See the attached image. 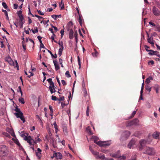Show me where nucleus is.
<instances>
[{
    "mask_svg": "<svg viewBox=\"0 0 160 160\" xmlns=\"http://www.w3.org/2000/svg\"><path fill=\"white\" fill-rule=\"evenodd\" d=\"M36 156L39 159H40L41 156V153L40 152H36Z\"/></svg>",
    "mask_w": 160,
    "mask_h": 160,
    "instance_id": "58836bf2",
    "label": "nucleus"
},
{
    "mask_svg": "<svg viewBox=\"0 0 160 160\" xmlns=\"http://www.w3.org/2000/svg\"><path fill=\"white\" fill-rule=\"evenodd\" d=\"M130 135V132L128 131H125L121 135L120 140L123 141L126 140Z\"/></svg>",
    "mask_w": 160,
    "mask_h": 160,
    "instance_id": "f03ea898",
    "label": "nucleus"
},
{
    "mask_svg": "<svg viewBox=\"0 0 160 160\" xmlns=\"http://www.w3.org/2000/svg\"><path fill=\"white\" fill-rule=\"evenodd\" d=\"M92 153L94 155L96 156V158L97 157V156H98V154H99L98 152L96 151H94V150L92 151Z\"/></svg>",
    "mask_w": 160,
    "mask_h": 160,
    "instance_id": "e433bc0d",
    "label": "nucleus"
},
{
    "mask_svg": "<svg viewBox=\"0 0 160 160\" xmlns=\"http://www.w3.org/2000/svg\"><path fill=\"white\" fill-rule=\"evenodd\" d=\"M53 62L55 66V69L56 71L59 70L60 68V67L58 64V62L56 60H53Z\"/></svg>",
    "mask_w": 160,
    "mask_h": 160,
    "instance_id": "4468645a",
    "label": "nucleus"
},
{
    "mask_svg": "<svg viewBox=\"0 0 160 160\" xmlns=\"http://www.w3.org/2000/svg\"><path fill=\"white\" fill-rule=\"evenodd\" d=\"M52 17L54 19L56 20L57 19V18H60L61 17V15H52Z\"/></svg>",
    "mask_w": 160,
    "mask_h": 160,
    "instance_id": "5701e85b",
    "label": "nucleus"
},
{
    "mask_svg": "<svg viewBox=\"0 0 160 160\" xmlns=\"http://www.w3.org/2000/svg\"><path fill=\"white\" fill-rule=\"evenodd\" d=\"M15 111L16 112H21L20 111V108H18L17 107H16V108L15 109Z\"/></svg>",
    "mask_w": 160,
    "mask_h": 160,
    "instance_id": "5fc2aeb1",
    "label": "nucleus"
},
{
    "mask_svg": "<svg viewBox=\"0 0 160 160\" xmlns=\"http://www.w3.org/2000/svg\"><path fill=\"white\" fill-rule=\"evenodd\" d=\"M2 11L3 12H4L5 13V15L7 17V18H6L7 19H8L9 18L8 17L7 12L6 10H3V9H2Z\"/></svg>",
    "mask_w": 160,
    "mask_h": 160,
    "instance_id": "72a5a7b5",
    "label": "nucleus"
},
{
    "mask_svg": "<svg viewBox=\"0 0 160 160\" xmlns=\"http://www.w3.org/2000/svg\"><path fill=\"white\" fill-rule=\"evenodd\" d=\"M155 151L153 148L149 147H147L144 153L147 154L149 155H153L155 154Z\"/></svg>",
    "mask_w": 160,
    "mask_h": 160,
    "instance_id": "7ed1b4c3",
    "label": "nucleus"
},
{
    "mask_svg": "<svg viewBox=\"0 0 160 160\" xmlns=\"http://www.w3.org/2000/svg\"><path fill=\"white\" fill-rule=\"evenodd\" d=\"M121 160H125L126 159V157L124 156H121L119 157Z\"/></svg>",
    "mask_w": 160,
    "mask_h": 160,
    "instance_id": "864d4df0",
    "label": "nucleus"
},
{
    "mask_svg": "<svg viewBox=\"0 0 160 160\" xmlns=\"http://www.w3.org/2000/svg\"><path fill=\"white\" fill-rule=\"evenodd\" d=\"M21 136H22V137H24V139L25 140L27 141V142H28L30 145H32V141H33V140L32 139V138L31 137V136H29L28 137H27L25 136V135L23 134H22L21 135Z\"/></svg>",
    "mask_w": 160,
    "mask_h": 160,
    "instance_id": "39448f33",
    "label": "nucleus"
},
{
    "mask_svg": "<svg viewBox=\"0 0 160 160\" xmlns=\"http://www.w3.org/2000/svg\"><path fill=\"white\" fill-rule=\"evenodd\" d=\"M18 101L20 103H21L22 104H24L25 103V101L23 98H19L18 99Z\"/></svg>",
    "mask_w": 160,
    "mask_h": 160,
    "instance_id": "c85d7f7f",
    "label": "nucleus"
},
{
    "mask_svg": "<svg viewBox=\"0 0 160 160\" xmlns=\"http://www.w3.org/2000/svg\"><path fill=\"white\" fill-rule=\"evenodd\" d=\"M32 32L34 34L38 32V30L37 27H36V29L35 30H33V29H32Z\"/></svg>",
    "mask_w": 160,
    "mask_h": 160,
    "instance_id": "8fccbe9b",
    "label": "nucleus"
},
{
    "mask_svg": "<svg viewBox=\"0 0 160 160\" xmlns=\"http://www.w3.org/2000/svg\"><path fill=\"white\" fill-rule=\"evenodd\" d=\"M5 60L6 61H7L8 62H10L11 61L12 59L10 57H8L6 58Z\"/></svg>",
    "mask_w": 160,
    "mask_h": 160,
    "instance_id": "09e8293b",
    "label": "nucleus"
},
{
    "mask_svg": "<svg viewBox=\"0 0 160 160\" xmlns=\"http://www.w3.org/2000/svg\"><path fill=\"white\" fill-rule=\"evenodd\" d=\"M147 142V141L144 140H141L140 141V146L139 148V150H141L142 149V147L145 145Z\"/></svg>",
    "mask_w": 160,
    "mask_h": 160,
    "instance_id": "f8f14e48",
    "label": "nucleus"
},
{
    "mask_svg": "<svg viewBox=\"0 0 160 160\" xmlns=\"http://www.w3.org/2000/svg\"><path fill=\"white\" fill-rule=\"evenodd\" d=\"M3 134L7 137H8L9 138H10V134L7 132H4L3 133Z\"/></svg>",
    "mask_w": 160,
    "mask_h": 160,
    "instance_id": "37998d69",
    "label": "nucleus"
},
{
    "mask_svg": "<svg viewBox=\"0 0 160 160\" xmlns=\"http://www.w3.org/2000/svg\"><path fill=\"white\" fill-rule=\"evenodd\" d=\"M50 53L51 55L52 56V58H57V55L56 54H55V55L52 53L48 50H47Z\"/></svg>",
    "mask_w": 160,
    "mask_h": 160,
    "instance_id": "c756f323",
    "label": "nucleus"
},
{
    "mask_svg": "<svg viewBox=\"0 0 160 160\" xmlns=\"http://www.w3.org/2000/svg\"><path fill=\"white\" fill-rule=\"evenodd\" d=\"M7 131L9 133H10L12 136L13 137H15V135L14 132L12 129H8V130H7Z\"/></svg>",
    "mask_w": 160,
    "mask_h": 160,
    "instance_id": "a211bd4d",
    "label": "nucleus"
},
{
    "mask_svg": "<svg viewBox=\"0 0 160 160\" xmlns=\"http://www.w3.org/2000/svg\"><path fill=\"white\" fill-rule=\"evenodd\" d=\"M29 73H30V75L28 76V78H30L31 76H33L34 74L32 72H29Z\"/></svg>",
    "mask_w": 160,
    "mask_h": 160,
    "instance_id": "774afa93",
    "label": "nucleus"
},
{
    "mask_svg": "<svg viewBox=\"0 0 160 160\" xmlns=\"http://www.w3.org/2000/svg\"><path fill=\"white\" fill-rule=\"evenodd\" d=\"M98 143V145L101 147L108 146L110 145V144L107 142H104L102 141H99Z\"/></svg>",
    "mask_w": 160,
    "mask_h": 160,
    "instance_id": "1a4fd4ad",
    "label": "nucleus"
},
{
    "mask_svg": "<svg viewBox=\"0 0 160 160\" xmlns=\"http://www.w3.org/2000/svg\"><path fill=\"white\" fill-rule=\"evenodd\" d=\"M40 139L39 138V137L38 136H37V137L36 138H35V140L34 141L33 140V141H32V143L33 142L34 143H36L38 142H40Z\"/></svg>",
    "mask_w": 160,
    "mask_h": 160,
    "instance_id": "b1692460",
    "label": "nucleus"
},
{
    "mask_svg": "<svg viewBox=\"0 0 160 160\" xmlns=\"http://www.w3.org/2000/svg\"><path fill=\"white\" fill-rule=\"evenodd\" d=\"M148 65L151 64L152 65L154 64V62L153 60H150L148 62Z\"/></svg>",
    "mask_w": 160,
    "mask_h": 160,
    "instance_id": "6e6d98bb",
    "label": "nucleus"
},
{
    "mask_svg": "<svg viewBox=\"0 0 160 160\" xmlns=\"http://www.w3.org/2000/svg\"><path fill=\"white\" fill-rule=\"evenodd\" d=\"M2 5L4 8L7 9L8 8V6L5 2H2Z\"/></svg>",
    "mask_w": 160,
    "mask_h": 160,
    "instance_id": "a18cd8bd",
    "label": "nucleus"
},
{
    "mask_svg": "<svg viewBox=\"0 0 160 160\" xmlns=\"http://www.w3.org/2000/svg\"><path fill=\"white\" fill-rule=\"evenodd\" d=\"M2 39L0 38V42L1 44V48H4L5 47L4 44H3V42L1 40Z\"/></svg>",
    "mask_w": 160,
    "mask_h": 160,
    "instance_id": "c03bdc74",
    "label": "nucleus"
},
{
    "mask_svg": "<svg viewBox=\"0 0 160 160\" xmlns=\"http://www.w3.org/2000/svg\"><path fill=\"white\" fill-rule=\"evenodd\" d=\"M20 19V22H25L24 19L23 15H20L18 16Z\"/></svg>",
    "mask_w": 160,
    "mask_h": 160,
    "instance_id": "c9c22d12",
    "label": "nucleus"
},
{
    "mask_svg": "<svg viewBox=\"0 0 160 160\" xmlns=\"http://www.w3.org/2000/svg\"><path fill=\"white\" fill-rule=\"evenodd\" d=\"M159 136V133L157 132H154L152 134V137L153 138L156 139H158V137Z\"/></svg>",
    "mask_w": 160,
    "mask_h": 160,
    "instance_id": "aec40b11",
    "label": "nucleus"
},
{
    "mask_svg": "<svg viewBox=\"0 0 160 160\" xmlns=\"http://www.w3.org/2000/svg\"><path fill=\"white\" fill-rule=\"evenodd\" d=\"M135 141L134 140L132 139L129 142L128 145V147L131 148L135 143Z\"/></svg>",
    "mask_w": 160,
    "mask_h": 160,
    "instance_id": "ddd939ff",
    "label": "nucleus"
},
{
    "mask_svg": "<svg viewBox=\"0 0 160 160\" xmlns=\"http://www.w3.org/2000/svg\"><path fill=\"white\" fill-rule=\"evenodd\" d=\"M29 73H30V75L28 76V78H30L31 76H33L34 74L32 72H29Z\"/></svg>",
    "mask_w": 160,
    "mask_h": 160,
    "instance_id": "338daca9",
    "label": "nucleus"
},
{
    "mask_svg": "<svg viewBox=\"0 0 160 160\" xmlns=\"http://www.w3.org/2000/svg\"><path fill=\"white\" fill-rule=\"evenodd\" d=\"M50 143L52 144L54 148H55L56 147V142L54 141L53 139L50 141Z\"/></svg>",
    "mask_w": 160,
    "mask_h": 160,
    "instance_id": "7c9ffc66",
    "label": "nucleus"
},
{
    "mask_svg": "<svg viewBox=\"0 0 160 160\" xmlns=\"http://www.w3.org/2000/svg\"><path fill=\"white\" fill-rule=\"evenodd\" d=\"M9 149L8 147L5 145L0 146V157H5L8 155Z\"/></svg>",
    "mask_w": 160,
    "mask_h": 160,
    "instance_id": "f257e3e1",
    "label": "nucleus"
},
{
    "mask_svg": "<svg viewBox=\"0 0 160 160\" xmlns=\"http://www.w3.org/2000/svg\"><path fill=\"white\" fill-rule=\"evenodd\" d=\"M64 30L62 29L60 31V33L61 34L62 38V37L63 35H64Z\"/></svg>",
    "mask_w": 160,
    "mask_h": 160,
    "instance_id": "052dcab7",
    "label": "nucleus"
},
{
    "mask_svg": "<svg viewBox=\"0 0 160 160\" xmlns=\"http://www.w3.org/2000/svg\"><path fill=\"white\" fill-rule=\"evenodd\" d=\"M86 131L88 132L90 135H92V133L91 128L89 126L88 127L86 128Z\"/></svg>",
    "mask_w": 160,
    "mask_h": 160,
    "instance_id": "a878e982",
    "label": "nucleus"
},
{
    "mask_svg": "<svg viewBox=\"0 0 160 160\" xmlns=\"http://www.w3.org/2000/svg\"><path fill=\"white\" fill-rule=\"evenodd\" d=\"M35 17L37 18L39 20H40L41 19L43 18L42 17L37 15H35Z\"/></svg>",
    "mask_w": 160,
    "mask_h": 160,
    "instance_id": "680f3d73",
    "label": "nucleus"
},
{
    "mask_svg": "<svg viewBox=\"0 0 160 160\" xmlns=\"http://www.w3.org/2000/svg\"><path fill=\"white\" fill-rule=\"evenodd\" d=\"M37 12L40 15H43L44 14V13L41 12L40 10H37Z\"/></svg>",
    "mask_w": 160,
    "mask_h": 160,
    "instance_id": "0e129e2a",
    "label": "nucleus"
},
{
    "mask_svg": "<svg viewBox=\"0 0 160 160\" xmlns=\"http://www.w3.org/2000/svg\"><path fill=\"white\" fill-rule=\"evenodd\" d=\"M14 142L18 146H21V144L19 143L18 140L17 139H15L14 141Z\"/></svg>",
    "mask_w": 160,
    "mask_h": 160,
    "instance_id": "4c0bfd02",
    "label": "nucleus"
},
{
    "mask_svg": "<svg viewBox=\"0 0 160 160\" xmlns=\"http://www.w3.org/2000/svg\"><path fill=\"white\" fill-rule=\"evenodd\" d=\"M49 84L50 85V86L52 87H53V88H54L55 86L54 85V83L52 81V82H51L49 83Z\"/></svg>",
    "mask_w": 160,
    "mask_h": 160,
    "instance_id": "69168bd1",
    "label": "nucleus"
},
{
    "mask_svg": "<svg viewBox=\"0 0 160 160\" xmlns=\"http://www.w3.org/2000/svg\"><path fill=\"white\" fill-rule=\"evenodd\" d=\"M75 37V38L76 42L77 43L78 42V34L77 32V31H76L75 32V33L74 34Z\"/></svg>",
    "mask_w": 160,
    "mask_h": 160,
    "instance_id": "473e14b6",
    "label": "nucleus"
},
{
    "mask_svg": "<svg viewBox=\"0 0 160 160\" xmlns=\"http://www.w3.org/2000/svg\"><path fill=\"white\" fill-rule=\"evenodd\" d=\"M152 88L156 91L157 94L159 92L160 89V86L157 84H155L153 87Z\"/></svg>",
    "mask_w": 160,
    "mask_h": 160,
    "instance_id": "9d476101",
    "label": "nucleus"
},
{
    "mask_svg": "<svg viewBox=\"0 0 160 160\" xmlns=\"http://www.w3.org/2000/svg\"><path fill=\"white\" fill-rule=\"evenodd\" d=\"M94 52L92 53V55L93 57L97 58L99 54V53L95 49H94Z\"/></svg>",
    "mask_w": 160,
    "mask_h": 160,
    "instance_id": "f3484780",
    "label": "nucleus"
},
{
    "mask_svg": "<svg viewBox=\"0 0 160 160\" xmlns=\"http://www.w3.org/2000/svg\"><path fill=\"white\" fill-rule=\"evenodd\" d=\"M144 47L145 48L147 52H153V54H154L153 55H157V54L159 53L157 51H153V50H148L147 48H150V47H148V46H147V45H145Z\"/></svg>",
    "mask_w": 160,
    "mask_h": 160,
    "instance_id": "9b49d317",
    "label": "nucleus"
},
{
    "mask_svg": "<svg viewBox=\"0 0 160 160\" xmlns=\"http://www.w3.org/2000/svg\"><path fill=\"white\" fill-rule=\"evenodd\" d=\"M152 80V77H149V78H148L146 80V82L147 83V84H149V83L150 82V80Z\"/></svg>",
    "mask_w": 160,
    "mask_h": 160,
    "instance_id": "cd10ccee",
    "label": "nucleus"
},
{
    "mask_svg": "<svg viewBox=\"0 0 160 160\" xmlns=\"http://www.w3.org/2000/svg\"><path fill=\"white\" fill-rule=\"evenodd\" d=\"M69 38L70 39H72L73 38V32L72 29L70 30L69 33Z\"/></svg>",
    "mask_w": 160,
    "mask_h": 160,
    "instance_id": "412c9836",
    "label": "nucleus"
},
{
    "mask_svg": "<svg viewBox=\"0 0 160 160\" xmlns=\"http://www.w3.org/2000/svg\"><path fill=\"white\" fill-rule=\"evenodd\" d=\"M97 159L99 158L102 160H105L106 158H105L104 155L103 154H98V156H97Z\"/></svg>",
    "mask_w": 160,
    "mask_h": 160,
    "instance_id": "2eb2a0df",
    "label": "nucleus"
},
{
    "mask_svg": "<svg viewBox=\"0 0 160 160\" xmlns=\"http://www.w3.org/2000/svg\"><path fill=\"white\" fill-rule=\"evenodd\" d=\"M148 43H150L152 46H153L154 43L153 42L152 38L150 37L149 38V36H148Z\"/></svg>",
    "mask_w": 160,
    "mask_h": 160,
    "instance_id": "6ab92c4d",
    "label": "nucleus"
},
{
    "mask_svg": "<svg viewBox=\"0 0 160 160\" xmlns=\"http://www.w3.org/2000/svg\"><path fill=\"white\" fill-rule=\"evenodd\" d=\"M37 38L38 39L40 43H42V41L41 40L42 37H41L40 36H38Z\"/></svg>",
    "mask_w": 160,
    "mask_h": 160,
    "instance_id": "13d9d810",
    "label": "nucleus"
},
{
    "mask_svg": "<svg viewBox=\"0 0 160 160\" xmlns=\"http://www.w3.org/2000/svg\"><path fill=\"white\" fill-rule=\"evenodd\" d=\"M138 122L139 120L138 119L136 118L132 121L127 122L126 124V126L128 127L133 125H136L138 124Z\"/></svg>",
    "mask_w": 160,
    "mask_h": 160,
    "instance_id": "20e7f679",
    "label": "nucleus"
},
{
    "mask_svg": "<svg viewBox=\"0 0 160 160\" xmlns=\"http://www.w3.org/2000/svg\"><path fill=\"white\" fill-rule=\"evenodd\" d=\"M13 6V8L14 9H17L18 8V4H17L16 3L14 4Z\"/></svg>",
    "mask_w": 160,
    "mask_h": 160,
    "instance_id": "bf43d9fd",
    "label": "nucleus"
},
{
    "mask_svg": "<svg viewBox=\"0 0 160 160\" xmlns=\"http://www.w3.org/2000/svg\"><path fill=\"white\" fill-rule=\"evenodd\" d=\"M152 12L153 14L156 16H158L160 15V11L155 6H153V8Z\"/></svg>",
    "mask_w": 160,
    "mask_h": 160,
    "instance_id": "0eeeda50",
    "label": "nucleus"
},
{
    "mask_svg": "<svg viewBox=\"0 0 160 160\" xmlns=\"http://www.w3.org/2000/svg\"><path fill=\"white\" fill-rule=\"evenodd\" d=\"M136 111H134L132 112L131 116H130V117L129 118V119L132 118L133 117H134V115H135V114H136Z\"/></svg>",
    "mask_w": 160,
    "mask_h": 160,
    "instance_id": "79ce46f5",
    "label": "nucleus"
},
{
    "mask_svg": "<svg viewBox=\"0 0 160 160\" xmlns=\"http://www.w3.org/2000/svg\"><path fill=\"white\" fill-rule=\"evenodd\" d=\"M63 48H60L58 51V54L59 56H60L62 54V51L63 50Z\"/></svg>",
    "mask_w": 160,
    "mask_h": 160,
    "instance_id": "2f4dec72",
    "label": "nucleus"
},
{
    "mask_svg": "<svg viewBox=\"0 0 160 160\" xmlns=\"http://www.w3.org/2000/svg\"><path fill=\"white\" fill-rule=\"evenodd\" d=\"M64 97L63 96H62V97L60 98H59L58 99V100L59 101V103H60L61 101H64Z\"/></svg>",
    "mask_w": 160,
    "mask_h": 160,
    "instance_id": "ea45409f",
    "label": "nucleus"
},
{
    "mask_svg": "<svg viewBox=\"0 0 160 160\" xmlns=\"http://www.w3.org/2000/svg\"><path fill=\"white\" fill-rule=\"evenodd\" d=\"M49 89L50 91V92L52 94L54 92V91H53V87L51 86H49Z\"/></svg>",
    "mask_w": 160,
    "mask_h": 160,
    "instance_id": "de8ad7c7",
    "label": "nucleus"
},
{
    "mask_svg": "<svg viewBox=\"0 0 160 160\" xmlns=\"http://www.w3.org/2000/svg\"><path fill=\"white\" fill-rule=\"evenodd\" d=\"M152 87H150L149 86V84H147L145 87V88L146 90L148 91L149 92H150L151 89Z\"/></svg>",
    "mask_w": 160,
    "mask_h": 160,
    "instance_id": "bb28decb",
    "label": "nucleus"
},
{
    "mask_svg": "<svg viewBox=\"0 0 160 160\" xmlns=\"http://www.w3.org/2000/svg\"><path fill=\"white\" fill-rule=\"evenodd\" d=\"M62 0L61 2H60L59 3V5L60 7H61V5H62V6L61 7V9H63L64 8V3H62Z\"/></svg>",
    "mask_w": 160,
    "mask_h": 160,
    "instance_id": "f704fd0d",
    "label": "nucleus"
},
{
    "mask_svg": "<svg viewBox=\"0 0 160 160\" xmlns=\"http://www.w3.org/2000/svg\"><path fill=\"white\" fill-rule=\"evenodd\" d=\"M52 100L54 101L58 100V98L57 97L54 96H52Z\"/></svg>",
    "mask_w": 160,
    "mask_h": 160,
    "instance_id": "603ef678",
    "label": "nucleus"
},
{
    "mask_svg": "<svg viewBox=\"0 0 160 160\" xmlns=\"http://www.w3.org/2000/svg\"><path fill=\"white\" fill-rule=\"evenodd\" d=\"M53 125L54 126V127L55 129V132L56 133H57L58 131V126H57V124L56 122H55L53 123Z\"/></svg>",
    "mask_w": 160,
    "mask_h": 160,
    "instance_id": "393cba45",
    "label": "nucleus"
},
{
    "mask_svg": "<svg viewBox=\"0 0 160 160\" xmlns=\"http://www.w3.org/2000/svg\"><path fill=\"white\" fill-rule=\"evenodd\" d=\"M14 115L17 118H20L21 120L23 121V122H25L24 118L23 116V113L21 112H16L14 113Z\"/></svg>",
    "mask_w": 160,
    "mask_h": 160,
    "instance_id": "423d86ee",
    "label": "nucleus"
},
{
    "mask_svg": "<svg viewBox=\"0 0 160 160\" xmlns=\"http://www.w3.org/2000/svg\"><path fill=\"white\" fill-rule=\"evenodd\" d=\"M18 89L19 90V91L21 93V96L22 97V92L21 89V88L20 86L18 87Z\"/></svg>",
    "mask_w": 160,
    "mask_h": 160,
    "instance_id": "4d7b16f0",
    "label": "nucleus"
},
{
    "mask_svg": "<svg viewBox=\"0 0 160 160\" xmlns=\"http://www.w3.org/2000/svg\"><path fill=\"white\" fill-rule=\"evenodd\" d=\"M65 75L67 78H70L71 77L69 73V71H68L66 72L65 73Z\"/></svg>",
    "mask_w": 160,
    "mask_h": 160,
    "instance_id": "49530a36",
    "label": "nucleus"
},
{
    "mask_svg": "<svg viewBox=\"0 0 160 160\" xmlns=\"http://www.w3.org/2000/svg\"><path fill=\"white\" fill-rule=\"evenodd\" d=\"M62 155L60 152H56L53 154V155L52 158L54 157H56L57 159H61L62 158Z\"/></svg>",
    "mask_w": 160,
    "mask_h": 160,
    "instance_id": "6e6552de",
    "label": "nucleus"
},
{
    "mask_svg": "<svg viewBox=\"0 0 160 160\" xmlns=\"http://www.w3.org/2000/svg\"><path fill=\"white\" fill-rule=\"evenodd\" d=\"M56 36V35L54 34H53L52 35V36H51V38L52 40V42L53 40H54V37Z\"/></svg>",
    "mask_w": 160,
    "mask_h": 160,
    "instance_id": "e2e57ef3",
    "label": "nucleus"
},
{
    "mask_svg": "<svg viewBox=\"0 0 160 160\" xmlns=\"http://www.w3.org/2000/svg\"><path fill=\"white\" fill-rule=\"evenodd\" d=\"M78 65L79 66V68H81V62L80 59L79 57V56L78 57Z\"/></svg>",
    "mask_w": 160,
    "mask_h": 160,
    "instance_id": "a19ab883",
    "label": "nucleus"
},
{
    "mask_svg": "<svg viewBox=\"0 0 160 160\" xmlns=\"http://www.w3.org/2000/svg\"><path fill=\"white\" fill-rule=\"evenodd\" d=\"M91 138L93 140L94 143H96L98 145V143L99 142H97V141L99 139V138L98 137L96 136H92V137Z\"/></svg>",
    "mask_w": 160,
    "mask_h": 160,
    "instance_id": "dca6fc26",
    "label": "nucleus"
},
{
    "mask_svg": "<svg viewBox=\"0 0 160 160\" xmlns=\"http://www.w3.org/2000/svg\"><path fill=\"white\" fill-rule=\"evenodd\" d=\"M58 43L59 45L61 47V48H64L63 47V43L62 41L61 42H60V41H59Z\"/></svg>",
    "mask_w": 160,
    "mask_h": 160,
    "instance_id": "3c124183",
    "label": "nucleus"
},
{
    "mask_svg": "<svg viewBox=\"0 0 160 160\" xmlns=\"http://www.w3.org/2000/svg\"><path fill=\"white\" fill-rule=\"evenodd\" d=\"M78 21L81 26H82V23L83 19L82 16L81 15H79Z\"/></svg>",
    "mask_w": 160,
    "mask_h": 160,
    "instance_id": "4be33fe9",
    "label": "nucleus"
}]
</instances>
